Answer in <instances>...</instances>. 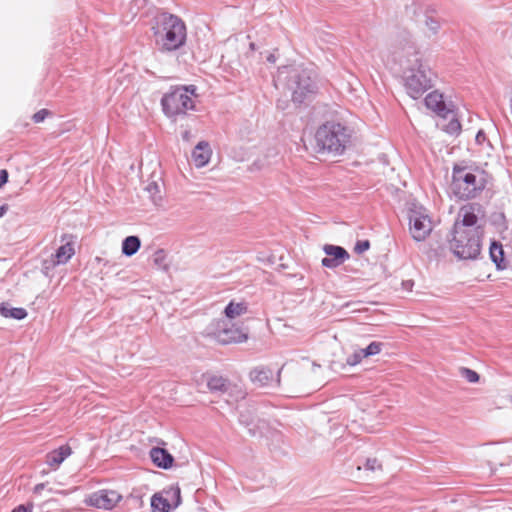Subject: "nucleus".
I'll list each match as a JSON object with an SVG mask.
<instances>
[{
  "label": "nucleus",
  "instance_id": "37998d69",
  "mask_svg": "<svg viewBox=\"0 0 512 512\" xmlns=\"http://www.w3.org/2000/svg\"><path fill=\"white\" fill-rule=\"evenodd\" d=\"M45 487H46L45 483H39V484L35 485L33 492L35 494H40L41 491L45 489Z\"/></svg>",
  "mask_w": 512,
  "mask_h": 512
},
{
  "label": "nucleus",
  "instance_id": "ddd939ff",
  "mask_svg": "<svg viewBox=\"0 0 512 512\" xmlns=\"http://www.w3.org/2000/svg\"><path fill=\"white\" fill-rule=\"evenodd\" d=\"M323 250L328 257L323 258L321 264L326 268L334 269L349 258L348 252L341 246L327 244Z\"/></svg>",
  "mask_w": 512,
  "mask_h": 512
},
{
  "label": "nucleus",
  "instance_id": "473e14b6",
  "mask_svg": "<svg viewBox=\"0 0 512 512\" xmlns=\"http://www.w3.org/2000/svg\"><path fill=\"white\" fill-rule=\"evenodd\" d=\"M362 349L355 350L351 355H349L346 359V363L349 366H355L359 364L365 356L362 355Z\"/></svg>",
  "mask_w": 512,
  "mask_h": 512
},
{
  "label": "nucleus",
  "instance_id": "9d476101",
  "mask_svg": "<svg viewBox=\"0 0 512 512\" xmlns=\"http://www.w3.org/2000/svg\"><path fill=\"white\" fill-rule=\"evenodd\" d=\"M451 235L452 237L449 239L450 249L457 258L473 260L480 255L482 233H477V241L476 246H474V250H472L473 248L470 249V241L468 242L467 239H463L462 243L456 242L457 234L455 230H452Z\"/></svg>",
  "mask_w": 512,
  "mask_h": 512
},
{
  "label": "nucleus",
  "instance_id": "c9c22d12",
  "mask_svg": "<svg viewBox=\"0 0 512 512\" xmlns=\"http://www.w3.org/2000/svg\"><path fill=\"white\" fill-rule=\"evenodd\" d=\"M370 248V242L368 240L357 241L354 247V251L357 254H362Z\"/></svg>",
  "mask_w": 512,
  "mask_h": 512
},
{
  "label": "nucleus",
  "instance_id": "aec40b11",
  "mask_svg": "<svg viewBox=\"0 0 512 512\" xmlns=\"http://www.w3.org/2000/svg\"><path fill=\"white\" fill-rule=\"evenodd\" d=\"M490 258L500 270L507 268V262L504 258V250L501 243L493 241L489 250Z\"/></svg>",
  "mask_w": 512,
  "mask_h": 512
},
{
  "label": "nucleus",
  "instance_id": "9b49d317",
  "mask_svg": "<svg viewBox=\"0 0 512 512\" xmlns=\"http://www.w3.org/2000/svg\"><path fill=\"white\" fill-rule=\"evenodd\" d=\"M122 499V496L114 490H100L92 493L87 503L96 508L111 510Z\"/></svg>",
  "mask_w": 512,
  "mask_h": 512
},
{
  "label": "nucleus",
  "instance_id": "8fccbe9b",
  "mask_svg": "<svg viewBox=\"0 0 512 512\" xmlns=\"http://www.w3.org/2000/svg\"><path fill=\"white\" fill-rule=\"evenodd\" d=\"M409 284H410V286H413V283H410V281H407L406 287H409Z\"/></svg>",
  "mask_w": 512,
  "mask_h": 512
},
{
  "label": "nucleus",
  "instance_id": "c03bdc74",
  "mask_svg": "<svg viewBox=\"0 0 512 512\" xmlns=\"http://www.w3.org/2000/svg\"><path fill=\"white\" fill-rule=\"evenodd\" d=\"M9 206L7 204H3L0 206V218L5 215L8 211Z\"/></svg>",
  "mask_w": 512,
  "mask_h": 512
},
{
  "label": "nucleus",
  "instance_id": "4c0bfd02",
  "mask_svg": "<svg viewBox=\"0 0 512 512\" xmlns=\"http://www.w3.org/2000/svg\"><path fill=\"white\" fill-rule=\"evenodd\" d=\"M165 260V252L163 249H158L155 253H154V262L156 264H161L163 261Z\"/></svg>",
  "mask_w": 512,
  "mask_h": 512
},
{
  "label": "nucleus",
  "instance_id": "49530a36",
  "mask_svg": "<svg viewBox=\"0 0 512 512\" xmlns=\"http://www.w3.org/2000/svg\"><path fill=\"white\" fill-rule=\"evenodd\" d=\"M267 61L270 62V63H275L276 62V57L274 54H269L267 56Z\"/></svg>",
  "mask_w": 512,
  "mask_h": 512
},
{
  "label": "nucleus",
  "instance_id": "f03ea898",
  "mask_svg": "<svg viewBox=\"0 0 512 512\" xmlns=\"http://www.w3.org/2000/svg\"><path fill=\"white\" fill-rule=\"evenodd\" d=\"M156 50L161 54H172L182 49L187 41V27L177 15L161 12L152 27Z\"/></svg>",
  "mask_w": 512,
  "mask_h": 512
},
{
  "label": "nucleus",
  "instance_id": "39448f33",
  "mask_svg": "<svg viewBox=\"0 0 512 512\" xmlns=\"http://www.w3.org/2000/svg\"><path fill=\"white\" fill-rule=\"evenodd\" d=\"M196 95V86H172L161 98V107L165 116L176 118L185 115L187 110H194L191 96Z\"/></svg>",
  "mask_w": 512,
  "mask_h": 512
},
{
  "label": "nucleus",
  "instance_id": "58836bf2",
  "mask_svg": "<svg viewBox=\"0 0 512 512\" xmlns=\"http://www.w3.org/2000/svg\"><path fill=\"white\" fill-rule=\"evenodd\" d=\"M33 504L29 503L27 505H19L12 510V512H32Z\"/></svg>",
  "mask_w": 512,
  "mask_h": 512
},
{
  "label": "nucleus",
  "instance_id": "b1692460",
  "mask_svg": "<svg viewBox=\"0 0 512 512\" xmlns=\"http://www.w3.org/2000/svg\"><path fill=\"white\" fill-rule=\"evenodd\" d=\"M161 494L167 499L170 506L175 509L181 504V490L178 486H171L164 489Z\"/></svg>",
  "mask_w": 512,
  "mask_h": 512
},
{
  "label": "nucleus",
  "instance_id": "6ab92c4d",
  "mask_svg": "<svg viewBox=\"0 0 512 512\" xmlns=\"http://www.w3.org/2000/svg\"><path fill=\"white\" fill-rule=\"evenodd\" d=\"M75 250L73 247V244L70 242H67L64 245H61L55 252V254L52 255L53 265H59V264H65L67 263L71 257L74 255Z\"/></svg>",
  "mask_w": 512,
  "mask_h": 512
},
{
  "label": "nucleus",
  "instance_id": "c85d7f7f",
  "mask_svg": "<svg viewBox=\"0 0 512 512\" xmlns=\"http://www.w3.org/2000/svg\"><path fill=\"white\" fill-rule=\"evenodd\" d=\"M384 347V343L373 341L371 342L366 348H363V356L370 357L379 354L382 351V348Z\"/></svg>",
  "mask_w": 512,
  "mask_h": 512
},
{
  "label": "nucleus",
  "instance_id": "a878e982",
  "mask_svg": "<svg viewBox=\"0 0 512 512\" xmlns=\"http://www.w3.org/2000/svg\"><path fill=\"white\" fill-rule=\"evenodd\" d=\"M151 508L153 512H170L173 509L161 493L152 496Z\"/></svg>",
  "mask_w": 512,
  "mask_h": 512
},
{
  "label": "nucleus",
  "instance_id": "72a5a7b5",
  "mask_svg": "<svg viewBox=\"0 0 512 512\" xmlns=\"http://www.w3.org/2000/svg\"><path fill=\"white\" fill-rule=\"evenodd\" d=\"M49 115H52V112L48 109H40L36 113L33 114L32 120L34 123H41L43 122Z\"/></svg>",
  "mask_w": 512,
  "mask_h": 512
},
{
  "label": "nucleus",
  "instance_id": "f8f14e48",
  "mask_svg": "<svg viewBox=\"0 0 512 512\" xmlns=\"http://www.w3.org/2000/svg\"><path fill=\"white\" fill-rule=\"evenodd\" d=\"M425 106L435 112L439 117L446 118L453 112V105L447 104L443 94L437 90L430 92L424 99Z\"/></svg>",
  "mask_w": 512,
  "mask_h": 512
},
{
  "label": "nucleus",
  "instance_id": "cd10ccee",
  "mask_svg": "<svg viewBox=\"0 0 512 512\" xmlns=\"http://www.w3.org/2000/svg\"><path fill=\"white\" fill-rule=\"evenodd\" d=\"M271 371L261 368V369H254L250 373L251 380L254 383L259 384L260 386H264L268 383L270 377H271Z\"/></svg>",
  "mask_w": 512,
  "mask_h": 512
},
{
  "label": "nucleus",
  "instance_id": "20e7f679",
  "mask_svg": "<svg viewBox=\"0 0 512 512\" xmlns=\"http://www.w3.org/2000/svg\"><path fill=\"white\" fill-rule=\"evenodd\" d=\"M286 88L291 92L295 104L310 101L318 93V74L313 68L293 67L286 77Z\"/></svg>",
  "mask_w": 512,
  "mask_h": 512
},
{
  "label": "nucleus",
  "instance_id": "2eb2a0df",
  "mask_svg": "<svg viewBox=\"0 0 512 512\" xmlns=\"http://www.w3.org/2000/svg\"><path fill=\"white\" fill-rule=\"evenodd\" d=\"M203 377L206 379L207 388L211 393L224 394L230 388V381L221 375L206 373Z\"/></svg>",
  "mask_w": 512,
  "mask_h": 512
},
{
  "label": "nucleus",
  "instance_id": "412c9836",
  "mask_svg": "<svg viewBox=\"0 0 512 512\" xmlns=\"http://www.w3.org/2000/svg\"><path fill=\"white\" fill-rule=\"evenodd\" d=\"M278 154L274 151H271L269 154L264 157H259L250 166L251 171H261L265 168H268L272 164L276 163Z\"/></svg>",
  "mask_w": 512,
  "mask_h": 512
},
{
  "label": "nucleus",
  "instance_id": "bb28decb",
  "mask_svg": "<svg viewBox=\"0 0 512 512\" xmlns=\"http://www.w3.org/2000/svg\"><path fill=\"white\" fill-rule=\"evenodd\" d=\"M239 422L241 425L245 426L249 433L254 436L256 434V429L254 425V417L249 408L242 410L239 414Z\"/></svg>",
  "mask_w": 512,
  "mask_h": 512
},
{
  "label": "nucleus",
  "instance_id": "c756f323",
  "mask_svg": "<svg viewBox=\"0 0 512 512\" xmlns=\"http://www.w3.org/2000/svg\"><path fill=\"white\" fill-rule=\"evenodd\" d=\"M443 130L448 133L449 135L455 136L458 135L461 131V123L456 118L453 117L443 128Z\"/></svg>",
  "mask_w": 512,
  "mask_h": 512
},
{
  "label": "nucleus",
  "instance_id": "393cba45",
  "mask_svg": "<svg viewBox=\"0 0 512 512\" xmlns=\"http://www.w3.org/2000/svg\"><path fill=\"white\" fill-rule=\"evenodd\" d=\"M247 310H248V307L245 302L235 303V302L231 301L225 307L224 313H225L226 317L229 320H231V319H234V318L246 313Z\"/></svg>",
  "mask_w": 512,
  "mask_h": 512
},
{
  "label": "nucleus",
  "instance_id": "7ed1b4c3",
  "mask_svg": "<svg viewBox=\"0 0 512 512\" xmlns=\"http://www.w3.org/2000/svg\"><path fill=\"white\" fill-rule=\"evenodd\" d=\"M351 140V130L344 124L327 121L316 131L315 141L319 153L342 155Z\"/></svg>",
  "mask_w": 512,
  "mask_h": 512
},
{
  "label": "nucleus",
  "instance_id": "a211bd4d",
  "mask_svg": "<svg viewBox=\"0 0 512 512\" xmlns=\"http://www.w3.org/2000/svg\"><path fill=\"white\" fill-rule=\"evenodd\" d=\"M146 198L150 201V204L143 205V209L145 211H149L153 207L165 210L172 206V203L169 201L167 194H147Z\"/></svg>",
  "mask_w": 512,
  "mask_h": 512
},
{
  "label": "nucleus",
  "instance_id": "ea45409f",
  "mask_svg": "<svg viewBox=\"0 0 512 512\" xmlns=\"http://www.w3.org/2000/svg\"><path fill=\"white\" fill-rule=\"evenodd\" d=\"M9 174L7 170L1 169L0 170V189L8 182Z\"/></svg>",
  "mask_w": 512,
  "mask_h": 512
},
{
  "label": "nucleus",
  "instance_id": "de8ad7c7",
  "mask_svg": "<svg viewBox=\"0 0 512 512\" xmlns=\"http://www.w3.org/2000/svg\"><path fill=\"white\" fill-rule=\"evenodd\" d=\"M188 135H189V132H188V131L184 132V134H183V138H184V139L188 138Z\"/></svg>",
  "mask_w": 512,
  "mask_h": 512
},
{
  "label": "nucleus",
  "instance_id": "4468645a",
  "mask_svg": "<svg viewBox=\"0 0 512 512\" xmlns=\"http://www.w3.org/2000/svg\"><path fill=\"white\" fill-rule=\"evenodd\" d=\"M212 155L210 144L207 141H200L192 151L191 157L196 167L202 168L208 164Z\"/></svg>",
  "mask_w": 512,
  "mask_h": 512
},
{
  "label": "nucleus",
  "instance_id": "3c124183",
  "mask_svg": "<svg viewBox=\"0 0 512 512\" xmlns=\"http://www.w3.org/2000/svg\"><path fill=\"white\" fill-rule=\"evenodd\" d=\"M409 284H410V286H413V283H410V281H407L406 287H409Z\"/></svg>",
  "mask_w": 512,
  "mask_h": 512
},
{
  "label": "nucleus",
  "instance_id": "e433bc0d",
  "mask_svg": "<svg viewBox=\"0 0 512 512\" xmlns=\"http://www.w3.org/2000/svg\"><path fill=\"white\" fill-rule=\"evenodd\" d=\"M164 183H159L157 180H152L146 187V192H161Z\"/></svg>",
  "mask_w": 512,
  "mask_h": 512
},
{
  "label": "nucleus",
  "instance_id": "603ef678",
  "mask_svg": "<svg viewBox=\"0 0 512 512\" xmlns=\"http://www.w3.org/2000/svg\"><path fill=\"white\" fill-rule=\"evenodd\" d=\"M409 284H410V286H413V283H410V281H407L406 287H409Z\"/></svg>",
  "mask_w": 512,
  "mask_h": 512
},
{
  "label": "nucleus",
  "instance_id": "7c9ffc66",
  "mask_svg": "<svg viewBox=\"0 0 512 512\" xmlns=\"http://www.w3.org/2000/svg\"><path fill=\"white\" fill-rule=\"evenodd\" d=\"M425 25L430 32L429 36L438 34V32L441 28V24H440L439 20L433 18L432 16H428V15L425 16Z\"/></svg>",
  "mask_w": 512,
  "mask_h": 512
},
{
  "label": "nucleus",
  "instance_id": "423d86ee",
  "mask_svg": "<svg viewBox=\"0 0 512 512\" xmlns=\"http://www.w3.org/2000/svg\"><path fill=\"white\" fill-rule=\"evenodd\" d=\"M482 212L480 204L468 203L460 208L458 217L454 223L453 230H455L457 241L463 242V239L470 241V249L476 246L477 233H482V229L478 222V215Z\"/></svg>",
  "mask_w": 512,
  "mask_h": 512
},
{
  "label": "nucleus",
  "instance_id": "f3484780",
  "mask_svg": "<svg viewBox=\"0 0 512 512\" xmlns=\"http://www.w3.org/2000/svg\"><path fill=\"white\" fill-rule=\"evenodd\" d=\"M72 453L71 447L69 445H63L58 449H55L49 452L46 455V464L51 468H58L59 465Z\"/></svg>",
  "mask_w": 512,
  "mask_h": 512
},
{
  "label": "nucleus",
  "instance_id": "dca6fc26",
  "mask_svg": "<svg viewBox=\"0 0 512 512\" xmlns=\"http://www.w3.org/2000/svg\"><path fill=\"white\" fill-rule=\"evenodd\" d=\"M152 462L159 468L169 469L172 467L174 457L164 448L154 447L150 450Z\"/></svg>",
  "mask_w": 512,
  "mask_h": 512
},
{
  "label": "nucleus",
  "instance_id": "09e8293b",
  "mask_svg": "<svg viewBox=\"0 0 512 512\" xmlns=\"http://www.w3.org/2000/svg\"><path fill=\"white\" fill-rule=\"evenodd\" d=\"M250 49H251V50H255V44H254L253 42H252V43H250Z\"/></svg>",
  "mask_w": 512,
  "mask_h": 512
},
{
  "label": "nucleus",
  "instance_id": "a18cd8bd",
  "mask_svg": "<svg viewBox=\"0 0 512 512\" xmlns=\"http://www.w3.org/2000/svg\"><path fill=\"white\" fill-rule=\"evenodd\" d=\"M475 194H469V193H466V194H461V197L460 199L462 200H468V199H471L472 196H474Z\"/></svg>",
  "mask_w": 512,
  "mask_h": 512
},
{
  "label": "nucleus",
  "instance_id": "79ce46f5",
  "mask_svg": "<svg viewBox=\"0 0 512 512\" xmlns=\"http://www.w3.org/2000/svg\"><path fill=\"white\" fill-rule=\"evenodd\" d=\"M146 195L147 194H144V198L142 199L141 194H136V198L141 202L139 207H138V209L143 210V211H145L143 209V205L144 204H150V201L146 198Z\"/></svg>",
  "mask_w": 512,
  "mask_h": 512
},
{
  "label": "nucleus",
  "instance_id": "6e6552de",
  "mask_svg": "<svg viewBox=\"0 0 512 512\" xmlns=\"http://www.w3.org/2000/svg\"><path fill=\"white\" fill-rule=\"evenodd\" d=\"M205 333L207 336L223 345L242 343L248 339V331L246 328L238 326L226 319L212 321L206 327Z\"/></svg>",
  "mask_w": 512,
  "mask_h": 512
},
{
  "label": "nucleus",
  "instance_id": "2f4dec72",
  "mask_svg": "<svg viewBox=\"0 0 512 512\" xmlns=\"http://www.w3.org/2000/svg\"><path fill=\"white\" fill-rule=\"evenodd\" d=\"M460 374L469 383H477L480 378L479 374L476 371L466 368V367L460 368Z\"/></svg>",
  "mask_w": 512,
  "mask_h": 512
},
{
  "label": "nucleus",
  "instance_id": "1a4fd4ad",
  "mask_svg": "<svg viewBox=\"0 0 512 512\" xmlns=\"http://www.w3.org/2000/svg\"><path fill=\"white\" fill-rule=\"evenodd\" d=\"M409 232L417 242H422L430 235L433 227L427 209L415 201L407 203Z\"/></svg>",
  "mask_w": 512,
  "mask_h": 512
},
{
  "label": "nucleus",
  "instance_id": "5701e85b",
  "mask_svg": "<svg viewBox=\"0 0 512 512\" xmlns=\"http://www.w3.org/2000/svg\"><path fill=\"white\" fill-rule=\"evenodd\" d=\"M0 314L5 318L22 320L27 316V311L24 308L9 307L8 304L1 303Z\"/></svg>",
  "mask_w": 512,
  "mask_h": 512
},
{
  "label": "nucleus",
  "instance_id": "f257e3e1",
  "mask_svg": "<svg viewBox=\"0 0 512 512\" xmlns=\"http://www.w3.org/2000/svg\"><path fill=\"white\" fill-rule=\"evenodd\" d=\"M391 54L403 67L404 86L411 98L418 99L433 87L436 73L429 61L416 49L409 32H399L392 45Z\"/></svg>",
  "mask_w": 512,
  "mask_h": 512
},
{
  "label": "nucleus",
  "instance_id": "4be33fe9",
  "mask_svg": "<svg viewBox=\"0 0 512 512\" xmlns=\"http://www.w3.org/2000/svg\"><path fill=\"white\" fill-rule=\"evenodd\" d=\"M141 241L138 236H128L122 242V253L125 256H133L140 249Z\"/></svg>",
  "mask_w": 512,
  "mask_h": 512
},
{
  "label": "nucleus",
  "instance_id": "a19ab883",
  "mask_svg": "<svg viewBox=\"0 0 512 512\" xmlns=\"http://www.w3.org/2000/svg\"><path fill=\"white\" fill-rule=\"evenodd\" d=\"M475 140L477 144L482 145L487 140L485 132L483 130H479L476 134Z\"/></svg>",
  "mask_w": 512,
  "mask_h": 512
},
{
  "label": "nucleus",
  "instance_id": "0eeeda50",
  "mask_svg": "<svg viewBox=\"0 0 512 512\" xmlns=\"http://www.w3.org/2000/svg\"><path fill=\"white\" fill-rule=\"evenodd\" d=\"M487 174L479 167L468 165L466 162L455 163L452 169V184L458 189L466 185L467 192H481L485 189Z\"/></svg>",
  "mask_w": 512,
  "mask_h": 512
},
{
  "label": "nucleus",
  "instance_id": "f704fd0d",
  "mask_svg": "<svg viewBox=\"0 0 512 512\" xmlns=\"http://www.w3.org/2000/svg\"><path fill=\"white\" fill-rule=\"evenodd\" d=\"M365 468L370 471L380 470L382 469V465L376 458H368L365 462Z\"/></svg>",
  "mask_w": 512,
  "mask_h": 512
}]
</instances>
